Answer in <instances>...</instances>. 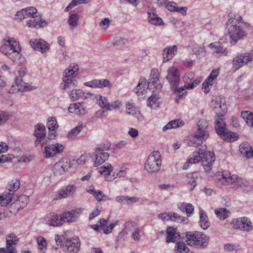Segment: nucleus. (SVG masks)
<instances>
[{"mask_svg": "<svg viewBox=\"0 0 253 253\" xmlns=\"http://www.w3.org/2000/svg\"><path fill=\"white\" fill-rule=\"evenodd\" d=\"M229 41L234 45L245 35V28H249L250 24L244 22L242 17L238 14L230 13L228 15V20L226 24Z\"/></svg>", "mask_w": 253, "mask_h": 253, "instance_id": "1", "label": "nucleus"}, {"mask_svg": "<svg viewBox=\"0 0 253 253\" xmlns=\"http://www.w3.org/2000/svg\"><path fill=\"white\" fill-rule=\"evenodd\" d=\"M202 160V165L206 172L211 169L214 162V154L211 152L206 153L205 148L198 149V150L193 152L188 158V162L191 164H196Z\"/></svg>", "mask_w": 253, "mask_h": 253, "instance_id": "2", "label": "nucleus"}, {"mask_svg": "<svg viewBox=\"0 0 253 253\" xmlns=\"http://www.w3.org/2000/svg\"><path fill=\"white\" fill-rule=\"evenodd\" d=\"M0 51L15 62L20 63L21 54L19 43L14 39L8 38L3 42L0 48Z\"/></svg>", "mask_w": 253, "mask_h": 253, "instance_id": "3", "label": "nucleus"}, {"mask_svg": "<svg viewBox=\"0 0 253 253\" xmlns=\"http://www.w3.org/2000/svg\"><path fill=\"white\" fill-rule=\"evenodd\" d=\"M213 108L216 114L215 117V129L218 134L224 132L225 123L223 120V116L227 112V108L224 99H219L214 102Z\"/></svg>", "mask_w": 253, "mask_h": 253, "instance_id": "4", "label": "nucleus"}, {"mask_svg": "<svg viewBox=\"0 0 253 253\" xmlns=\"http://www.w3.org/2000/svg\"><path fill=\"white\" fill-rule=\"evenodd\" d=\"M186 238V241L188 245L198 248H205L209 242V237L200 232H187Z\"/></svg>", "mask_w": 253, "mask_h": 253, "instance_id": "5", "label": "nucleus"}, {"mask_svg": "<svg viewBox=\"0 0 253 253\" xmlns=\"http://www.w3.org/2000/svg\"><path fill=\"white\" fill-rule=\"evenodd\" d=\"M161 155L157 151H153L148 157L145 164L144 169L149 173H157L161 166Z\"/></svg>", "mask_w": 253, "mask_h": 253, "instance_id": "6", "label": "nucleus"}, {"mask_svg": "<svg viewBox=\"0 0 253 253\" xmlns=\"http://www.w3.org/2000/svg\"><path fill=\"white\" fill-rule=\"evenodd\" d=\"M232 69L236 71L243 67L245 65L250 66L253 65V51L238 54L233 59Z\"/></svg>", "mask_w": 253, "mask_h": 253, "instance_id": "7", "label": "nucleus"}, {"mask_svg": "<svg viewBox=\"0 0 253 253\" xmlns=\"http://www.w3.org/2000/svg\"><path fill=\"white\" fill-rule=\"evenodd\" d=\"M20 77H16L14 83L12 84L10 89L9 90L10 93H17L19 91H24L32 89L28 84L24 82L21 78L24 77L27 74L26 69H21L19 71Z\"/></svg>", "mask_w": 253, "mask_h": 253, "instance_id": "8", "label": "nucleus"}, {"mask_svg": "<svg viewBox=\"0 0 253 253\" xmlns=\"http://www.w3.org/2000/svg\"><path fill=\"white\" fill-rule=\"evenodd\" d=\"M127 169L125 168H122L119 172L115 174L113 172V167L110 164H107L101 167L99 169V172L105 175V178L106 181H110L117 177H124L125 176Z\"/></svg>", "mask_w": 253, "mask_h": 253, "instance_id": "9", "label": "nucleus"}, {"mask_svg": "<svg viewBox=\"0 0 253 253\" xmlns=\"http://www.w3.org/2000/svg\"><path fill=\"white\" fill-rule=\"evenodd\" d=\"M237 177V175L231 174L230 173L218 172L215 175V180L218 184L235 186Z\"/></svg>", "mask_w": 253, "mask_h": 253, "instance_id": "10", "label": "nucleus"}, {"mask_svg": "<svg viewBox=\"0 0 253 253\" xmlns=\"http://www.w3.org/2000/svg\"><path fill=\"white\" fill-rule=\"evenodd\" d=\"M201 80L199 79H196L194 80L190 84L184 85L183 86L178 87L175 86V87H170L173 92L175 94H177L175 97V101L177 103L179 102L180 99H182L184 95L187 93L186 89H192L194 87L196 86L200 83Z\"/></svg>", "mask_w": 253, "mask_h": 253, "instance_id": "11", "label": "nucleus"}, {"mask_svg": "<svg viewBox=\"0 0 253 253\" xmlns=\"http://www.w3.org/2000/svg\"><path fill=\"white\" fill-rule=\"evenodd\" d=\"M159 73L157 69H152L151 72L149 81L147 84V88L152 91H160L161 90L162 85L159 80Z\"/></svg>", "mask_w": 253, "mask_h": 253, "instance_id": "12", "label": "nucleus"}, {"mask_svg": "<svg viewBox=\"0 0 253 253\" xmlns=\"http://www.w3.org/2000/svg\"><path fill=\"white\" fill-rule=\"evenodd\" d=\"M80 242L79 238L73 237L63 241L62 244L63 250L64 252L68 253H77L79 250Z\"/></svg>", "mask_w": 253, "mask_h": 253, "instance_id": "13", "label": "nucleus"}, {"mask_svg": "<svg viewBox=\"0 0 253 253\" xmlns=\"http://www.w3.org/2000/svg\"><path fill=\"white\" fill-rule=\"evenodd\" d=\"M167 73L166 78L169 83L170 87L178 86L180 82L178 70L175 67H171L168 69Z\"/></svg>", "mask_w": 253, "mask_h": 253, "instance_id": "14", "label": "nucleus"}, {"mask_svg": "<svg viewBox=\"0 0 253 253\" xmlns=\"http://www.w3.org/2000/svg\"><path fill=\"white\" fill-rule=\"evenodd\" d=\"M84 210L83 208H80L62 213L61 216L62 222L63 223L65 221L67 222H74L77 221Z\"/></svg>", "mask_w": 253, "mask_h": 253, "instance_id": "15", "label": "nucleus"}, {"mask_svg": "<svg viewBox=\"0 0 253 253\" xmlns=\"http://www.w3.org/2000/svg\"><path fill=\"white\" fill-rule=\"evenodd\" d=\"M20 185V181L18 178H13L8 182L7 186V190L5 191V196H6L5 198L8 202L12 201L15 191L19 188Z\"/></svg>", "mask_w": 253, "mask_h": 253, "instance_id": "16", "label": "nucleus"}, {"mask_svg": "<svg viewBox=\"0 0 253 253\" xmlns=\"http://www.w3.org/2000/svg\"><path fill=\"white\" fill-rule=\"evenodd\" d=\"M64 148V146L60 143L49 144L44 147L43 152L45 155V157H52L57 154L62 153Z\"/></svg>", "mask_w": 253, "mask_h": 253, "instance_id": "17", "label": "nucleus"}, {"mask_svg": "<svg viewBox=\"0 0 253 253\" xmlns=\"http://www.w3.org/2000/svg\"><path fill=\"white\" fill-rule=\"evenodd\" d=\"M18 241V239L14 234H9L6 237V247L0 248V253H16L14 246Z\"/></svg>", "mask_w": 253, "mask_h": 253, "instance_id": "18", "label": "nucleus"}, {"mask_svg": "<svg viewBox=\"0 0 253 253\" xmlns=\"http://www.w3.org/2000/svg\"><path fill=\"white\" fill-rule=\"evenodd\" d=\"M109 149V147L107 146L105 147V150L102 148H98L96 149L95 151V159L94 162L95 167L101 165L108 159L109 155L105 150Z\"/></svg>", "mask_w": 253, "mask_h": 253, "instance_id": "19", "label": "nucleus"}, {"mask_svg": "<svg viewBox=\"0 0 253 253\" xmlns=\"http://www.w3.org/2000/svg\"><path fill=\"white\" fill-rule=\"evenodd\" d=\"M30 43L32 47L42 53L46 52L50 47V45L46 42L41 39H31Z\"/></svg>", "mask_w": 253, "mask_h": 253, "instance_id": "20", "label": "nucleus"}, {"mask_svg": "<svg viewBox=\"0 0 253 253\" xmlns=\"http://www.w3.org/2000/svg\"><path fill=\"white\" fill-rule=\"evenodd\" d=\"M37 10L34 7H26L17 12L16 16L19 20H22L27 17L32 18L38 17Z\"/></svg>", "mask_w": 253, "mask_h": 253, "instance_id": "21", "label": "nucleus"}, {"mask_svg": "<svg viewBox=\"0 0 253 253\" xmlns=\"http://www.w3.org/2000/svg\"><path fill=\"white\" fill-rule=\"evenodd\" d=\"M147 85L146 80L144 78H141L137 86L133 89V91L137 94L140 99L146 97L147 93Z\"/></svg>", "mask_w": 253, "mask_h": 253, "instance_id": "22", "label": "nucleus"}, {"mask_svg": "<svg viewBox=\"0 0 253 253\" xmlns=\"http://www.w3.org/2000/svg\"><path fill=\"white\" fill-rule=\"evenodd\" d=\"M69 164L66 159H63L56 163L52 167V171L54 175L60 176L64 173L69 168Z\"/></svg>", "mask_w": 253, "mask_h": 253, "instance_id": "23", "label": "nucleus"}, {"mask_svg": "<svg viewBox=\"0 0 253 253\" xmlns=\"http://www.w3.org/2000/svg\"><path fill=\"white\" fill-rule=\"evenodd\" d=\"M46 224L52 226H59L63 224L61 215L54 212L47 214L45 217Z\"/></svg>", "mask_w": 253, "mask_h": 253, "instance_id": "24", "label": "nucleus"}, {"mask_svg": "<svg viewBox=\"0 0 253 253\" xmlns=\"http://www.w3.org/2000/svg\"><path fill=\"white\" fill-rule=\"evenodd\" d=\"M233 227L235 228L240 229L245 231H251L253 228L250 220L246 217L236 220L234 223Z\"/></svg>", "mask_w": 253, "mask_h": 253, "instance_id": "25", "label": "nucleus"}, {"mask_svg": "<svg viewBox=\"0 0 253 253\" xmlns=\"http://www.w3.org/2000/svg\"><path fill=\"white\" fill-rule=\"evenodd\" d=\"M158 217L164 221L170 220L177 222H181L184 220L183 217L174 212H166L161 213L158 215Z\"/></svg>", "mask_w": 253, "mask_h": 253, "instance_id": "26", "label": "nucleus"}, {"mask_svg": "<svg viewBox=\"0 0 253 253\" xmlns=\"http://www.w3.org/2000/svg\"><path fill=\"white\" fill-rule=\"evenodd\" d=\"M76 187L74 185H70L66 187H64L56 195V197L54 198V200H60L61 199L66 198L67 197L73 195L75 192Z\"/></svg>", "mask_w": 253, "mask_h": 253, "instance_id": "27", "label": "nucleus"}, {"mask_svg": "<svg viewBox=\"0 0 253 253\" xmlns=\"http://www.w3.org/2000/svg\"><path fill=\"white\" fill-rule=\"evenodd\" d=\"M208 138L207 134L204 133L203 135L197 132L189 137V145L196 147L202 144Z\"/></svg>", "mask_w": 253, "mask_h": 253, "instance_id": "28", "label": "nucleus"}, {"mask_svg": "<svg viewBox=\"0 0 253 253\" xmlns=\"http://www.w3.org/2000/svg\"><path fill=\"white\" fill-rule=\"evenodd\" d=\"M147 14L148 22L151 24L157 26L164 25L163 20L156 14L155 10L149 9L147 11Z\"/></svg>", "mask_w": 253, "mask_h": 253, "instance_id": "29", "label": "nucleus"}, {"mask_svg": "<svg viewBox=\"0 0 253 253\" xmlns=\"http://www.w3.org/2000/svg\"><path fill=\"white\" fill-rule=\"evenodd\" d=\"M177 47L176 45L169 46L165 48L163 53V62L171 60L175 55Z\"/></svg>", "mask_w": 253, "mask_h": 253, "instance_id": "30", "label": "nucleus"}, {"mask_svg": "<svg viewBox=\"0 0 253 253\" xmlns=\"http://www.w3.org/2000/svg\"><path fill=\"white\" fill-rule=\"evenodd\" d=\"M70 113H74L78 116H83L85 113V109L83 103H75L70 105L68 107Z\"/></svg>", "mask_w": 253, "mask_h": 253, "instance_id": "31", "label": "nucleus"}, {"mask_svg": "<svg viewBox=\"0 0 253 253\" xmlns=\"http://www.w3.org/2000/svg\"><path fill=\"white\" fill-rule=\"evenodd\" d=\"M26 23L29 28L36 29L44 27L47 24L45 20H42L41 18L38 17L27 20Z\"/></svg>", "mask_w": 253, "mask_h": 253, "instance_id": "32", "label": "nucleus"}, {"mask_svg": "<svg viewBox=\"0 0 253 253\" xmlns=\"http://www.w3.org/2000/svg\"><path fill=\"white\" fill-rule=\"evenodd\" d=\"M78 82L76 80L63 77L62 82L60 84V87L63 90L74 88L77 85Z\"/></svg>", "mask_w": 253, "mask_h": 253, "instance_id": "33", "label": "nucleus"}, {"mask_svg": "<svg viewBox=\"0 0 253 253\" xmlns=\"http://www.w3.org/2000/svg\"><path fill=\"white\" fill-rule=\"evenodd\" d=\"M167 236L166 241L167 242H174L179 240V234L177 232V229L173 227H169L167 230Z\"/></svg>", "mask_w": 253, "mask_h": 253, "instance_id": "34", "label": "nucleus"}, {"mask_svg": "<svg viewBox=\"0 0 253 253\" xmlns=\"http://www.w3.org/2000/svg\"><path fill=\"white\" fill-rule=\"evenodd\" d=\"M240 152L243 157L247 158L253 157V148L248 143L241 144L239 146Z\"/></svg>", "mask_w": 253, "mask_h": 253, "instance_id": "35", "label": "nucleus"}, {"mask_svg": "<svg viewBox=\"0 0 253 253\" xmlns=\"http://www.w3.org/2000/svg\"><path fill=\"white\" fill-rule=\"evenodd\" d=\"M209 47L216 53H220L223 55L227 56L228 51L226 47H224L222 44L219 42H214L209 44Z\"/></svg>", "mask_w": 253, "mask_h": 253, "instance_id": "36", "label": "nucleus"}, {"mask_svg": "<svg viewBox=\"0 0 253 253\" xmlns=\"http://www.w3.org/2000/svg\"><path fill=\"white\" fill-rule=\"evenodd\" d=\"M78 70L77 65L72 64L64 71L63 77L74 79L77 75Z\"/></svg>", "mask_w": 253, "mask_h": 253, "instance_id": "37", "label": "nucleus"}, {"mask_svg": "<svg viewBox=\"0 0 253 253\" xmlns=\"http://www.w3.org/2000/svg\"><path fill=\"white\" fill-rule=\"evenodd\" d=\"M86 191L93 195L98 202L105 201L107 199V196L104 194L102 191L96 190L93 186L86 188Z\"/></svg>", "mask_w": 253, "mask_h": 253, "instance_id": "38", "label": "nucleus"}, {"mask_svg": "<svg viewBox=\"0 0 253 253\" xmlns=\"http://www.w3.org/2000/svg\"><path fill=\"white\" fill-rule=\"evenodd\" d=\"M166 8L171 12H178L183 15H186L187 8L184 7H178L177 4L174 2H170L166 6Z\"/></svg>", "mask_w": 253, "mask_h": 253, "instance_id": "39", "label": "nucleus"}, {"mask_svg": "<svg viewBox=\"0 0 253 253\" xmlns=\"http://www.w3.org/2000/svg\"><path fill=\"white\" fill-rule=\"evenodd\" d=\"M200 220L199 225L200 227L204 230L208 229L210 226V222L208 217L205 211L201 210L199 212Z\"/></svg>", "mask_w": 253, "mask_h": 253, "instance_id": "40", "label": "nucleus"}, {"mask_svg": "<svg viewBox=\"0 0 253 253\" xmlns=\"http://www.w3.org/2000/svg\"><path fill=\"white\" fill-rule=\"evenodd\" d=\"M29 201V197L26 195H21L19 196L16 202L11 204V206L16 207L17 210L23 209L28 203Z\"/></svg>", "mask_w": 253, "mask_h": 253, "instance_id": "41", "label": "nucleus"}, {"mask_svg": "<svg viewBox=\"0 0 253 253\" xmlns=\"http://www.w3.org/2000/svg\"><path fill=\"white\" fill-rule=\"evenodd\" d=\"M96 100V103L101 108H105L107 111H111V104L109 103L106 97L101 95L95 96Z\"/></svg>", "mask_w": 253, "mask_h": 253, "instance_id": "42", "label": "nucleus"}, {"mask_svg": "<svg viewBox=\"0 0 253 253\" xmlns=\"http://www.w3.org/2000/svg\"><path fill=\"white\" fill-rule=\"evenodd\" d=\"M208 126L209 124L206 121L204 120L199 121L198 122V129L197 132L202 135H203L204 133H206L207 134L208 137L209 136Z\"/></svg>", "mask_w": 253, "mask_h": 253, "instance_id": "43", "label": "nucleus"}, {"mask_svg": "<svg viewBox=\"0 0 253 253\" xmlns=\"http://www.w3.org/2000/svg\"><path fill=\"white\" fill-rule=\"evenodd\" d=\"M178 209L183 212H185L187 216H189L194 211V207L190 203H182L178 205Z\"/></svg>", "mask_w": 253, "mask_h": 253, "instance_id": "44", "label": "nucleus"}, {"mask_svg": "<svg viewBox=\"0 0 253 253\" xmlns=\"http://www.w3.org/2000/svg\"><path fill=\"white\" fill-rule=\"evenodd\" d=\"M184 125L183 122L180 119H177L170 121L163 127V131L176 128L182 126Z\"/></svg>", "mask_w": 253, "mask_h": 253, "instance_id": "45", "label": "nucleus"}, {"mask_svg": "<svg viewBox=\"0 0 253 253\" xmlns=\"http://www.w3.org/2000/svg\"><path fill=\"white\" fill-rule=\"evenodd\" d=\"M79 19V15L77 13L70 14L69 18L67 23L70 27L71 30H74L78 25Z\"/></svg>", "mask_w": 253, "mask_h": 253, "instance_id": "46", "label": "nucleus"}, {"mask_svg": "<svg viewBox=\"0 0 253 253\" xmlns=\"http://www.w3.org/2000/svg\"><path fill=\"white\" fill-rule=\"evenodd\" d=\"M147 105L152 109H157L160 106L159 98L155 94L152 95L148 100Z\"/></svg>", "mask_w": 253, "mask_h": 253, "instance_id": "47", "label": "nucleus"}, {"mask_svg": "<svg viewBox=\"0 0 253 253\" xmlns=\"http://www.w3.org/2000/svg\"><path fill=\"white\" fill-rule=\"evenodd\" d=\"M83 94L84 92L79 89H74L73 88L71 91H68V95L72 101L79 100Z\"/></svg>", "mask_w": 253, "mask_h": 253, "instance_id": "48", "label": "nucleus"}, {"mask_svg": "<svg viewBox=\"0 0 253 253\" xmlns=\"http://www.w3.org/2000/svg\"><path fill=\"white\" fill-rule=\"evenodd\" d=\"M241 117L245 120L247 124L250 126H253V114L249 111H243Z\"/></svg>", "mask_w": 253, "mask_h": 253, "instance_id": "49", "label": "nucleus"}, {"mask_svg": "<svg viewBox=\"0 0 253 253\" xmlns=\"http://www.w3.org/2000/svg\"><path fill=\"white\" fill-rule=\"evenodd\" d=\"M46 126L48 130L50 131L56 130L58 127L56 119L52 117L48 119Z\"/></svg>", "mask_w": 253, "mask_h": 253, "instance_id": "50", "label": "nucleus"}, {"mask_svg": "<svg viewBox=\"0 0 253 253\" xmlns=\"http://www.w3.org/2000/svg\"><path fill=\"white\" fill-rule=\"evenodd\" d=\"M46 135V130L44 126L42 124H38L35 126L34 135L40 136L43 135L45 137Z\"/></svg>", "mask_w": 253, "mask_h": 253, "instance_id": "51", "label": "nucleus"}, {"mask_svg": "<svg viewBox=\"0 0 253 253\" xmlns=\"http://www.w3.org/2000/svg\"><path fill=\"white\" fill-rule=\"evenodd\" d=\"M126 111L127 114L133 117H136L139 114L138 110L134 107L133 103L130 102L126 104Z\"/></svg>", "mask_w": 253, "mask_h": 253, "instance_id": "52", "label": "nucleus"}, {"mask_svg": "<svg viewBox=\"0 0 253 253\" xmlns=\"http://www.w3.org/2000/svg\"><path fill=\"white\" fill-rule=\"evenodd\" d=\"M176 253H187L189 249L183 242H177L175 247Z\"/></svg>", "mask_w": 253, "mask_h": 253, "instance_id": "53", "label": "nucleus"}, {"mask_svg": "<svg viewBox=\"0 0 253 253\" xmlns=\"http://www.w3.org/2000/svg\"><path fill=\"white\" fill-rule=\"evenodd\" d=\"M215 213L217 217L220 219H225L229 216V211L227 209L224 208H220L215 210Z\"/></svg>", "mask_w": 253, "mask_h": 253, "instance_id": "54", "label": "nucleus"}, {"mask_svg": "<svg viewBox=\"0 0 253 253\" xmlns=\"http://www.w3.org/2000/svg\"><path fill=\"white\" fill-rule=\"evenodd\" d=\"M37 242L38 245L39 249L42 253H44L47 246V242L45 239L41 236L38 237Z\"/></svg>", "mask_w": 253, "mask_h": 253, "instance_id": "55", "label": "nucleus"}, {"mask_svg": "<svg viewBox=\"0 0 253 253\" xmlns=\"http://www.w3.org/2000/svg\"><path fill=\"white\" fill-rule=\"evenodd\" d=\"M83 128L82 124H79L76 127L71 129L68 133V138L72 139L76 137Z\"/></svg>", "mask_w": 253, "mask_h": 253, "instance_id": "56", "label": "nucleus"}, {"mask_svg": "<svg viewBox=\"0 0 253 253\" xmlns=\"http://www.w3.org/2000/svg\"><path fill=\"white\" fill-rule=\"evenodd\" d=\"M193 51L197 57L204 56L206 53L205 46L202 45H196L193 48Z\"/></svg>", "mask_w": 253, "mask_h": 253, "instance_id": "57", "label": "nucleus"}, {"mask_svg": "<svg viewBox=\"0 0 253 253\" xmlns=\"http://www.w3.org/2000/svg\"><path fill=\"white\" fill-rule=\"evenodd\" d=\"M127 42L126 39L121 37H116L113 40V44L114 45L121 47L126 44Z\"/></svg>", "mask_w": 253, "mask_h": 253, "instance_id": "58", "label": "nucleus"}, {"mask_svg": "<svg viewBox=\"0 0 253 253\" xmlns=\"http://www.w3.org/2000/svg\"><path fill=\"white\" fill-rule=\"evenodd\" d=\"M194 74L191 72L186 74L183 77L185 85L190 84L194 80Z\"/></svg>", "mask_w": 253, "mask_h": 253, "instance_id": "59", "label": "nucleus"}, {"mask_svg": "<svg viewBox=\"0 0 253 253\" xmlns=\"http://www.w3.org/2000/svg\"><path fill=\"white\" fill-rule=\"evenodd\" d=\"M97 84L98 88L111 87L112 86L111 82L107 79L98 80Z\"/></svg>", "mask_w": 253, "mask_h": 253, "instance_id": "60", "label": "nucleus"}, {"mask_svg": "<svg viewBox=\"0 0 253 253\" xmlns=\"http://www.w3.org/2000/svg\"><path fill=\"white\" fill-rule=\"evenodd\" d=\"M91 157L90 154H83L77 160V163L79 165H83L86 162L88 161Z\"/></svg>", "mask_w": 253, "mask_h": 253, "instance_id": "61", "label": "nucleus"}, {"mask_svg": "<svg viewBox=\"0 0 253 253\" xmlns=\"http://www.w3.org/2000/svg\"><path fill=\"white\" fill-rule=\"evenodd\" d=\"M213 84V82H211L210 81H208L207 79L202 84V89L203 91L206 93L209 92L211 86Z\"/></svg>", "mask_w": 253, "mask_h": 253, "instance_id": "62", "label": "nucleus"}, {"mask_svg": "<svg viewBox=\"0 0 253 253\" xmlns=\"http://www.w3.org/2000/svg\"><path fill=\"white\" fill-rule=\"evenodd\" d=\"M219 69H213L211 73L209 76L208 77L207 79L208 81H210V82H213V81L216 78L217 76L219 74Z\"/></svg>", "mask_w": 253, "mask_h": 253, "instance_id": "63", "label": "nucleus"}, {"mask_svg": "<svg viewBox=\"0 0 253 253\" xmlns=\"http://www.w3.org/2000/svg\"><path fill=\"white\" fill-rule=\"evenodd\" d=\"M248 186V182L242 178H239L237 177V181L235 183V186L237 187H239L242 188H244Z\"/></svg>", "mask_w": 253, "mask_h": 253, "instance_id": "64", "label": "nucleus"}]
</instances>
